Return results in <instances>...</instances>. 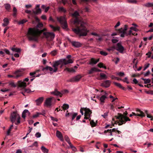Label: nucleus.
Instances as JSON below:
<instances>
[{
    "label": "nucleus",
    "instance_id": "f257e3e1",
    "mask_svg": "<svg viewBox=\"0 0 153 153\" xmlns=\"http://www.w3.org/2000/svg\"><path fill=\"white\" fill-rule=\"evenodd\" d=\"M80 11V10L78 9L71 14L74 18L72 23L74 25L72 30L74 32L80 36H85L87 35L88 31L85 26V23L79 17Z\"/></svg>",
    "mask_w": 153,
    "mask_h": 153
},
{
    "label": "nucleus",
    "instance_id": "f03ea898",
    "mask_svg": "<svg viewBox=\"0 0 153 153\" xmlns=\"http://www.w3.org/2000/svg\"><path fill=\"white\" fill-rule=\"evenodd\" d=\"M43 25L42 23H39L35 28H30L26 34L27 36L29 41L37 42L38 37L40 34L44 31L46 30V28L41 30L39 29L42 27Z\"/></svg>",
    "mask_w": 153,
    "mask_h": 153
},
{
    "label": "nucleus",
    "instance_id": "7ed1b4c3",
    "mask_svg": "<svg viewBox=\"0 0 153 153\" xmlns=\"http://www.w3.org/2000/svg\"><path fill=\"white\" fill-rule=\"evenodd\" d=\"M123 115L118 113L117 116H116L117 119L118 120L115 122L116 124H118L119 125H121L126 123L128 121H130V120L126 116L128 114L126 111L123 113Z\"/></svg>",
    "mask_w": 153,
    "mask_h": 153
},
{
    "label": "nucleus",
    "instance_id": "20e7f679",
    "mask_svg": "<svg viewBox=\"0 0 153 153\" xmlns=\"http://www.w3.org/2000/svg\"><path fill=\"white\" fill-rule=\"evenodd\" d=\"M127 27L128 26L127 25H125L123 28H121L118 29V32L121 33V37H123L125 36H128V35H130L131 34L132 35L134 36L137 35V33H132V30L131 29H130L129 31V32L128 33H127L126 31L127 29Z\"/></svg>",
    "mask_w": 153,
    "mask_h": 153
},
{
    "label": "nucleus",
    "instance_id": "39448f33",
    "mask_svg": "<svg viewBox=\"0 0 153 153\" xmlns=\"http://www.w3.org/2000/svg\"><path fill=\"white\" fill-rule=\"evenodd\" d=\"M42 33L44 37L46 39L48 42L52 41L54 39L55 35L52 32L44 31Z\"/></svg>",
    "mask_w": 153,
    "mask_h": 153
},
{
    "label": "nucleus",
    "instance_id": "423d86ee",
    "mask_svg": "<svg viewBox=\"0 0 153 153\" xmlns=\"http://www.w3.org/2000/svg\"><path fill=\"white\" fill-rule=\"evenodd\" d=\"M20 117L16 112H13L11 114L10 117V120L11 122L13 123L15 122L16 120H17V122L15 123V124L18 125L20 122Z\"/></svg>",
    "mask_w": 153,
    "mask_h": 153
},
{
    "label": "nucleus",
    "instance_id": "0eeeda50",
    "mask_svg": "<svg viewBox=\"0 0 153 153\" xmlns=\"http://www.w3.org/2000/svg\"><path fill=\"white\" fill-rule=\"evenodd\" d=\"M57 19L58 21L62 25L63 28L66 29L67 27V23L65 16L57 17Z\"/></svg>",
    "mask_w": 153,
    "mask_h": 153
},
{
    "label": "nucleus",
    "instance_id": "6e6552de",
    "mask_svg": "<svg viewBox=\"0 0 153 153\" xmlns=\"http://www.w3.org/2000/svg\"><path fill=\"white\" fill-rule=\"evenodd\" d=\"M64 61V60L61 59L55 61L53 62V64L52 66L54 68L53 70V72H56L58 70L57 67L60 64H62Z\"/></svg>",
    "mask_w": 153,
    "mask_h": 153
},
{
    "label": "nucleus",
    "instance_id": "1a4fd4ad",
    "mask_svg": "<svg viewBox=\"0 0 153 153\" xmlns=\"http://www.w3.org/2000/svg\"><path fill=\"white\" fill-rule=\"evenodd\" d=\"M23 70L22 69H18L14 72L13 74L15 75V79H18L23 76Z\"/></svg>",
    "mask_w": 153,
    "mask_h": 153
},
{
    "label": "nucleus",
    "instance_id": "9d476101",
    "mask_svg": "<svg viewBox=\"0 0 153 153\" xmlns=\"http://www.w3.org/2000/svg\"><path fill=\"white\" fill-rule=\"evenodd\" d=\"M82 76L80 75H78L76 76L73 77L70 79L68 80V82H77L79 81Z\"/></svg>",
    "mask_w": 153,
    "mask_h": 153
},
{
    "label": "nucleus",
    "instance_id": "9b49d317",
    "mask_svg": "<svg viewBox=\"0 0 153 153\" xmlns=\"http://www.w3.org/2000/svg\"><path fill=\"white\" fill-rule=\"evenodd\" d=\"M84 110L85 112V119H88L90 117V115L92 113L91 111L89 109L87 108H85Z\"/></svg>",
    "mask_w": 153,
    "mask_h": 153
},
{
    "label": "nucleus",
    "instance_id": "f8f14e48",
    "mask_svg": "<svg viewBox=\"0 0 153 153\" xmlns=\"http://www.w3.org/2000/svg\"><path fill=\"white\" fill-rule=\"evenodd\" d=\"M53 98V97H51L46 99L44 103V105L47 107H50L52 105L51 100Z\"/></svg>",
    "mask_w": 153,
    "mask_h": 153
},
{
    "label": "nucleus",
    "instance_id": "ddd939ff",
    "mask_svg": "<svg viewBox=\"0 0 153 153\" xmlns=\"http://www.w3.org/2000/svg\"><path fill=\"white\" fill-rule=\"evenodd\" d=\"M137 111L139 112L140 113L136 114L134 112H132V114H130L129 116L130 117H131L133 115H134L135 116H138L143 117L145 116V115L143 112V111H141L140 110L138 109L137 110Z\"/></svg>",
    "mask_w": 153,
    "mask_h": 153
},
{
    "label": "nucleus",
    "instance_id": "4468645a",
    "mask_svg": "<svg viewBox=\"0 0 153 153\" xmlns=\"http://www.w3.org/2000/svg\"><path fill=\"white\" fill-rule=\"evenodd\" d=\"M17 84L18 87L22 88H25L27 86L26 83L22 80L18 81Z\"/></svg>",
    "mask_w": 153,
    "mask_h": 153
},
{
    "label": "nucleus",
    "instance_id": "2eb2a0df",
    "mask_svg": "<svg viewBox=\"0 0 153 153\" xmlns=\"http://www.w3.org/2000/svg\"><path fill=\"white\" fill-rule=\"evenodd\" d=\"M116 50L120 53H122L124 50V47L120 43H118L117 45Z\"/></svg>",
    "mask_w": 153,
    "mask_h": 153
},
{
    "label": "nucleus",
    "instance_id": "dca6fc26",
    "mask_svg": "<svg viewBox=\"0 0 153 153\" xmlns=\"http://www.w3.org/2000/svg\"><path fill=\"white\" fill-rule=\"evenodd\" d=\"M51 94L55 96H59L60 97L62 96V93L58 91L57 90H55L54 91L51 92Z\"/></svg>",
    "mask_w": 153,
    "mask_h": 153
},
{
    "label": "nucleus",
    "instance_id": "f3484780",
    "mask_svg": "<svg viewBox=\"0 0 153 153\" xmlns=\"http://www.w3.org/2000/svg\"><path fill=\"white\" fill-rule=\"evenodd\" d=\"M110 82V81L109 80H106L102 83L101 86L105 88H108L109 86Z\"/></svg>",
    "mask_w": 153,
    "mask_h": 153
},
{
    "label": "nucleus",
    "instance_id": "a211bd4d",
    "mask_svg": "<svg viewBox=\"0 0 153 153\" xmlns=\"http://www.w3.org/2000/svg\"><path fill=\"white\" fill-rule=\"evenodd\" d=\"M44 99L43 97H41L35 100L36 105H40Z\"/></svg>",
    "mask_w": 153,
    "mask_h": 153
},
{
    "label": "nucleus",
    "instance_id": "6ab92c4d",
    "mask_svg": "<svg viewBox=\"0 0 153 153\" xmlns=\"http://www.w3.org/2000/svg\"><path fill=\"white\" fill-rule=\"evenodd\" d=\"M72 45L75 47L78 48L80 47L81 44L79 42L76 41H72L71 42Z\"/></svg>",
    "mask_w": 153,
    "mask_h": 153
},
{
    "label": "nucleus",
    "instance_id": "aec40b11",
    "mask_svg": "<svg viewBox=\"0 0 153 153\" xmlns=\"http://www.w3.org/2000/svg\"><path fill=\"white\" fill-rule=\"evenodd\" d=\"M77 115V113H74L73 114L72 113H68L67 114H66L65 116L66 117H68L69 116L72 115V120H73L76 115Z\"/></svg>",
    "mask_w": 153,
    "mask_h": 153
},
{
    "label": "nucleus",
    "instance_id": "412c9836",
    "mask_svg": "<svg viewBox=\"0 0 153 153\" xmlns=\"http://www.w3.org/2000/svg\"><path fill=\"white\" fill-rule=\"evenodd\" d=\"M56 136L61 141H63V138L62 136V135L61 132L58 131H56Z\"/></svg>",
    "mask_w": 153,
    "mask_h": 153
},
{
    "label": "nucleus",
    "instance_id": "4be33fe9",
    "mask_svg": "<svg viewBox=\"0 0 153 153\" xmlns=\"http://www.w3.org/2000/svg\"><path fill=\"white\" fill-rule=\"evenodd\" d=\"M62 59L64 60L63 63L64 65H66L69 63H72L73 62V60L71 59H69L68 60L65 59Z\"/></svg>",
    "mask_w": 153,
    "mask_h": 153
},
{
    "label": "nucleus",
    "instance_id": "5701e85b",
    "mask_svg": "<svg viewBox=\"0 0 153 153\" xmlns=\"http://www.w3.org/2000/svg\"><path fill=\"white\" fill-rule=\"evenodd\" d=\"M99 61V59H98L96 60H95L94 58H92L91 59L89 64L90 65H93L96 64L97 62Z\"/></svg>",
    "mask_w": 153,
    "mask_h": 153
},
{
    "label": "nucleus",
    "instance_id": "b1692460",
    "mask_svg": "<svg viewBox=\"0 0 153 153\" xmlns=\"http://www.w3.org/2000/svg\"><path fill=\"white\" fill-rule=\"evenodd\" d=\"M45 70H49L51 72V73L53 72V68L52 67L50 66H46L45 67L43 68L42 70L44 71Z\"/></svg>",
    "mask_w": 153,
    "mask_h": 153
},
{
    "label": "nucleus",
    "instance_id": "393cba45",
    "mask_svg": "<svg viewBox=\"0 0 153 153\" xmlns=\"http://www.w3.org/2000/svg\"><path fill=\"white\" fill-rule=\"evenodd\" d=\"M107 98L106 96L103 95L102 96L100 99V101L101 102L100 104L102 105L103 103L105 102V100Z\"/></svg>",
    "mask_w": 153,
    "mask_h": 153
},
{
    "label": "nucleus",
    "instance_id": "a878e982",
    "mask_svg": "<svg viewBox=\"0 0 153 153\" xmlns=\"http://www.w3.org/2000/svg\"><path fill=\"white\" fill-rule=\"evenodd\" d=\"M50 26L54 31L59 30V27L58 26L54 27L52 25H50Z\"/></svg>",
    "mask_w": 153,
    "mask_h": 153
},
{
    "label": "nucleus",
    "instance_id": "bb28decb",
    "mask_svg": "<svg viewBox=\"0 0 153 153\" xmlns=\"http://www.w3.org/2000/svg\"><path fill=\"white\" fill-rule=\"evenodd\" d=\"M116 131V129L115 128H113L112 129H108L107 130H105L104 131L105 133L107 132H109L110 133V136L112 135V132H115Z\"/></svg>",
    "mask_w": 153,
    "mask_h": 153
},
{
    "label": "nucleus",
    "instance_id": "cd10ccee",
    "mask_svg": "<svg viewBox=\"0 0 153 153\" xmlns=\"http://www.w3.org/2000/svg\"><path fill=\"white\" fill-rule=\"evenodd\" d=\"M36 10L34 11L33 10V13L35 14H38L41 13L42 11L41 9L39 8L38 9H36Z\"/></svg>",
    "mask_w": 153,
    "mask_h": 153
},
{
    "label": "nucleus",
    "instance_id": "c85d7f7f",
    "mask_svg": "<svg viewBox=\"0 0 153 153\" xmlns=\"http://www.w3.org/2000/svg\"><path fill=\"white\" fill-rule=\"evenodd\" d=\"M65 71H67L69 72L74 73L76 71L73 68H66L65 69Z\"/></svg>",
    "mask_w": 153,
    "mask_h": 153
},
{
    "label": "nucleus",
    "instance_id": "c756f323",
    "mask_svg": "<svg viewBox=\"0 0 153 153\" xmlns=\"http://www.w3.org/2000/svg\"><path fill=\"white\" fill-rule=\"evenodd\" d=\"M96 68L94 67L91 68L90 70L89 71L88 74H91L95 72H96Z\"/></svg>",
    "mask_w": 153,
    "mask_h": 153
},
{
    "label": "nucleus",
    "instance_id": "7c9ffc66",
    "mask_svg": "<svg viewBox=\"0 0 153 153\" xmlns=\"http://www.w3.org/2000/svg\"><path fill=\"white\" fill-rule=\"evenodd\" d=\"M41 149L44 153H48V150L44 146H42Z\"/></svg>",
    "mask_w": 153,
    "mask_h": 153
},
{
    "label": "nucleus",
    "instance_id": "2f4dec72",
    "mask_svg": "<svg viewBox=\"0 0 153 153\" xmlns=\"http://www.w3.org/2000/svg\"><path fill=\"white\" fill-rule=\"evenodd\" d=\"M58 11L60 12H62L65 13L66 12V10L63 7H59L58 8Z\"/></svg>",
    "mask_w": 153,
    "mask_h": 153
},
{
    "label": "nucleus",
    "instance_id": "473e14b6",
    "mask_svg": "<svg viewBox=\"0 0 153 153\" xmlns=\"http://www.w3.org/2000/svg\"><path fill=\"white\" fill-rule=\"evenodd\" d=\"M11 49L13 51L17 53L20 52L21 51V49L19 48H12Z\"/></svg>",
    "mask_w": 153,
    "mask_h": 153
},
{
    "label": "nucleus",
    "instance_id": "72a5a7b5",
    "mask_svg": "<svg viewBox=\"0 0 153 153\" xmlns=\"http://www.w3.org/2000/svg\"><path fill=\"white\" fill-rule=\"evenodd\" d=\"M100 76L102 79H105L108 78V76L103 73L100 74Z\"/></svg>",
    "mask_w": 153,
    "mask_h": 153
},
{
    "label": "nucleus",
    "instance_id": "f704fd0d",
    "mask_svg": "<svg viewBox=\"0 0 153 153\" xmlns=\"http://www.w3.org/2000/svg\"><path fill=\"white\" fill-rule=\"evenodd\" d=\"M141 79L144 81V83L145 84L149 83L151 82V80L149 79H145L142 78Z\"/></svg>",
    "mask_w": 153,
    "mask_h": 153
},
{
    "label": "nucleus",
    "instance_id": "c9c22d12",
    "mask_svg": "<svg viewBox=\"0 0 153 153\" xmlns=\"http://www.w3.org/2000/svg\"><path fill=\"white\" fill-rule=\"evenodd\" d=\"M64 110H65L69 108V105L66 104H64L62 107Z\"/></svg>",
    "mask_w": 153,
    "mask_h": 153
},
{
    "label": "nucleus",
    "instance_id": "e433bc0d",
    "mask_svg": "<svg viewBox=\"0 0 153 153\" xmlns=\"http://www.w3.org/2000/svg\"><path fill=\"white\" fill-rule=\"evenodd\" d=\"M5 8L7 10L9 11L10 8V5L9 4H4Z\"/></svg>",
    "mask_w": 153,
    "mask_h": 153
},
{
    "label": "nucleus",
    "instance_id": "4c0bfd02",
    "mask_svg": "<svg viewBox=\"0 0 153 153\" xmlns=\"http://www.w3.org/2000/svg\"><path fill=\"white\" fill-rule=\"evenodd\" d=\"M98 66L100 68H103L105 69H106V66L103 65V63H100L98 64Z\"/></svg>",
    "mask_w": 153,
    "mask_h": 153
},
{
    "label": "nucleus",
    "instance_id": "58836bf2",
    "mask_svg": "<svg viewBox=\"0 0 153 153\" xmlns=\"http://www.w3.org/2000/svg\"><path fill=\"white\" fill-rule=\"evenodd\" d=\"M145 112L146 114L147 115V117L149 118H151V120H152V119H153V116H152L151 115H150V114H149L148 113V111L147 110H146L145 111Z\"/></svg>",
    "mask_w": 153,
    "mask_h": 153
},
{
    "label": "nucleus",
    "instance_id": "ea45409f",
    "mask_svg": "<svg viewBox=\"0 0 153 153\" xmlns=\"http://www.w3.org/2000/svg\"><path fill=\"white\" fill-rule=\"evenodd\" d=\"M57 53V50H54L51 52L50 54L53 56H54L56 55Z\"/></svg>",
    "mask_w": 153,
    "mask_h": 153
},
{
    "label": "nucleus",
    "instance_id": "a19ab883",
    "mask_svg": "<svg viewBox=\"0 0 153 153\" xmlns=\"http://www.w3.org/2000/svg\"><path fill=\"white\" fill-rule=\"evenodd\" d=\"M38 146V143L37 141H35L33 144L30 146L29 147H33V146L37 147Z\"/></svg>",
    "mask_w": 153,
    "mask_h": 153
},
{
    "label": "nucleus",
    "instance_id": "79ce46f5",
    "mask_svg": "<svg viewBox=\"0 0 153 153\" xmlns=\"http://www.w3.org/2000/svg\"><path fill=\"white\" fill-rule=\"evenodd\" d=\"M146 6L148 7H153V3H147L146 4Z\"/></svg>",
    "mask_w": 153,
    "mask_h": 153
},
{
    "label": "nucleus",
    "instance_id": "37998d69",
    "mask_svg": "<svg viewBox=\"0 0 153 153\" xmlns=\"http://www.w3.org/2000/svg\"><path fill=\"white\" fill-rule=\"evenodd\" d=\"M113 83L115 85L119 88H120L122 87V86L120 84L115 82H114Z\"/></svg>",
    "mask_w": 153,
    "mask_h": 153
},
{
    "label": "nucleus",
    "instance_id": "c03bdc74",
    "mask_svg": "<svg viewBox=\"0 0 153 153\" xmlns=\"http://www.w3.org/2000/svg\"><path fill=\"white\" fill-rule=\"evenodd\" d=\"M90 123L92 127H94L96 125V123L94 122L93 120H91L90 122Z\"/></svg>",
    "mask_w": 153,
    "mask_h": 153
},
{
    "label": "nucleus",
    "instance_id": "a18cd8bd",
    "mask_svg": "<svg viewBox=\"0 0 153 153\" xmlns=\"http://www.w3.org/2000/svg\"><path fill=\"white\" fill-rule=\"evenodd\" d=\"M42 114L41 113H40L37 112L36 114L33 116V118H35L37 117L40 115Z\"/></svg>",
    "mask_w": 153,
    "mask_h": 153
},
{
    "label": "nucleus",
    "instance_id": "49530a36",
    "mask_svg": "<svg viewBox=\"0 0 153 153\" xmlns=\"http://www.w3.org/2000/svg\"><path fill=\"white\" fill-rule=\"evenodd\" d=\"M100 53L101 54L104 56H106L108 54L106 52L103 51H100Z\"/></svg>",
    "mask_w": 153,
    "mask_h": 153
},
{
    "label": "nucleus",
    "instance_id": "de8ad7c7",
    "mask_svg": "<svg viewBox=\"0 0 153 153\" xmlns=\"http://www.w3.org/2000/svg\"><path fill=\"white\" fill-rule=\"evenodd\" d=\"M65 140L68 143L70 142V139L66 135L65 136Z\"/></svg>",
    "mask_w": 153,
    "mask_h": 153
},
{
    "label": "nucleus",
    "instance_id": "09e8293b",
    "mask_svg": "<svg viewBox=\"0 0 153 153\" xmlns=\"http://www.w3.org/2000/svg\"><path fill=\"white\" fill-rule=\"evenodd\" d=\"M128 2L130 3L133 4L136 3L137 2L135 0H128Z\"/></svg>",
    "mask_w": 153,
    "mask_h": 153
},
{
    "label": "nucleus",
    "instance_id": "8fccbe9b",
    "mask_svg": "<svg viewBox=\"0 0 153 153\" xmlns=\"http://www.w3.org/2000/svg\"><path fill=\"white\" fill-rule=\"evenodd\" d=\"M27 21L25 19H23L19 22V24H22L24 23Z\"/></svg>",
    "mask_w": 153,
    "mask_h": 153
},
{
    "label": "nucleus",
    "instance_id": "3c124183",
    "mask_svg": "<svg viewBox=\"0 0 153 153\" xmlns=\"http://www.w3.org/2000/svg\"><path fill=\"white\" fill-rule=\"evenodd\" d=\"M3 21L4 23H6L7 25H8L9 23V21L8 19L6 18H5L4 19Z\"/></svg>",
    "mask_w": 153,
    "mask_h": 153
},
{
    "label": "nucleus",
    "instance_id": "603ef678",
    "mask_svg": "<svg viewBox=\"0 0 153 153\" xmlns=\"http://www.w3.org/2000/svg\"><path fill=\"white\" fill-rule=\"evenodd\" d=\"M2 92H6L7 91H10V89H7V88H4L3 89H1L0 90Z\"/></svg>",
    "mask_w": 153,
    "mask_h": 153
},
{
    "label": "nucleus",
    "instance_id": "864d4df0",
    "mask_svg": "<svg viewBox=\"0 0 153 153\" xmlns=\"http://www.w3.org/2000/svg\"><path fill=\"white\" fill-rule=\"evenodd\" d=\"M117 74L120 76H123L124 75V74L123 72H119L117 73Z\"/></svg>",
    "mask_w": 153,
    "mask_h": 153
},
{
    "label": "nucleus",
    "instance_id": "5fc2aeb1",
    "mask_svg": "<svg viewBox=\"0 0 153 153\" xmlns=\"http://www.w3.org/2000/svg\"><path fill=\"white\" fill-rule=\"evenodd\" d=\"M35 136L37 138H39L41 136V134L39 132H37L35 134Z\"/></svg>",
    "mask_w": 153,
    "mask_h": 153
},
{
    "label": "nucleus",
    "instance_id": "6e6d98bb",
    "mask_svg": "<svg viewBox=\"0 0 153 153\" xmlns=\"http://www.w3.org/2000/svg\"><path fill=\"white\" fill-rule=\"evenodd\" d=\"M115 49V48L114 47H110V48H108L107 49V50L109 51H113Z\"/></svg>",
    "mask_w": 153,
    "mask_h": 153
},
{
    "label": "nucleus",
    "instance_id": "4d7b16f0",
    "mask_svg": "<svg viewBox=\"0 0 153 153\" xmlns=\"http://www.w3.org/2000/svg\"><path fill=\"white\" fill-rule=\"evenodd\" d=\"M96 39L99 41H100L102 39V38L99 35H97V38H96Z\"/></svg>",
    "mask_w": 153,
    "mask_h": 153
},
{
    "label": "nucleus",
    "instance_id": "13d9d810",
    "mask_svg": "<svg viewBox=\"0 0 153 153\" xmlns=\"http://www.w3.org/2000/svg\"><path fill=\"white\" fill-rule=\"evenodd\" d=\"M4 51L7 54L10 55V52L9 50H7L6 49H5L4 50Z\"/></svg>",
    "mask_w": 153,
    "mask_h": 153
},
{
    "label": "nucleus",
    "instance_id": "bf43d9fd",
    "mask_svg": "<svg viewBox=\"0 0 153 153\" xmlns=\"http://www.w3.org/2000/svg\"><path fill=\"white\" fill-rule=\"evenodd\" d=\"M108 112H106L104 113L102 115V116L104 118H105L108 116Z\"/></svg>",
    "mask_w": 153,
    "mask_h": 153
},
{
    "label": "nucleus",
    "instance_id": "052dcab7",
    "mask_svg": "<svg viewBox=\"0 0 153 153\" xmlns=\"http://www.w3.org/2000/svg\"><path fill=\"white\" fill-rule=\"evenodd\" d=\"M10 85H11L13 87H15L16 86V85L13 82H11L9 83Z\"/></svg>",
    "mask_w": 153,
    "mask_h": 153
},
{
    "label": "nucleus",
    "instance_id": "680f3d73",
    "mask_svg": "<svg viewBox=\"0 0 153 153\" xmlns=\"http://www.w3.org/2000/svg\"><path fill=\"white\" fill-rule=\"evenodd\" d=\"M149 65L150 64L149 63H148L146 65H145V67L143 70L145 71L147 68H148L149 67Z\"/></svg>",
    "mask_w": 153,
    "mask_h": 153
},
{
    "label": "nucleus",
    "instance_id": "e2e57ef3",
    "mask_svg": "<svg viewBox=\"0 0 153 153\" xmlns=\"http://www.w3.org/2000/svg\"><path fill=\"white\" fill-rule=\"evenodd\" d=\"M68 90H67L65 89V90H64L63 91H62L61 93H62V95L63 94L68 93Z\"/></svg>",
    "mask_w": 153,
    "mask_h": 153
},
{
    "label": "nucleus",
    "instance_id": "0e129e2a",
    "mask_svg": "<svg viewBox=\"0 0 153 153\" xmlns=\"http://www.w3.org/2000/svg\"><path fill=\"white\" fill-rule=\"evenodd\" d=\"M130 29L132 30H134V31H137L138 30L136 28L134 27H131L130 28Z\"/></svg>",
    "mask_w": 153,
    "mask_h": 153
},
{
    "label": "nucleus",
    "instance_id": "69168bd1",
    "mask_svg": "<svg viewBox=\"0 0 153 153\" xmlns=\"http://www.w3.org/2000/svg\"><path fill=\"white\" fill-rule=\"evenodd\" d=\"M51 120H52L55 121L56 122H57L58 121V120L57 119L53 117H51Z\"/></svg>",
    "mask_w": 153,
    "mask_h": 153
},
{
    "label": "nucleus",
    "instance_id": "338daca9",
    "mask_svg": "<svg viewBox=\"0 0 153 153\" xmlns=\"http://www.w3.org/2000/svg\"><path fill=\"white\" fill-rule=\"evenodd\" d=\"M150 73V72L149 71H148L146 73L144 74V76H148Z\"/></svg>",
    "mask_w": 153,
    "mask_h": 153
},
{
    "label": "nucleus",
    "instance_id": "774afa93",
    "mask_svg": "<svg viewBox=\"0 0 153 153\" xmlns=\"http://www.w3.org/2000/svg\"><path fill=\"white\" fill-rule=\"evenodd\" d=\"M26 8H29L32 7V5L30 4L26 5L25 6Z\"/></svg>",
    "mask_w": 153,
    "mask_h": 153
}]
</instances>
